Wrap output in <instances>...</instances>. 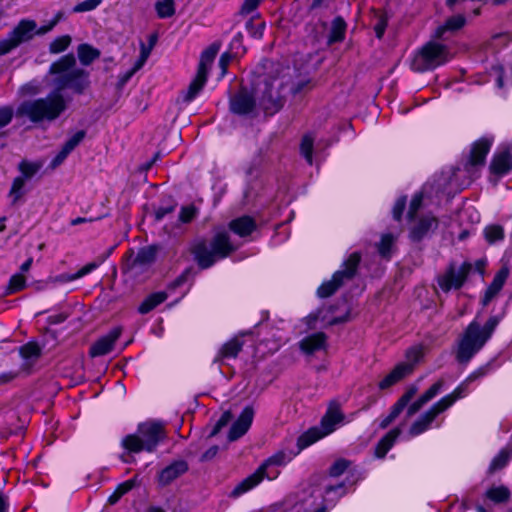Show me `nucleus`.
<instances>
[{"label":"nucleus","mask_w":512,"mask_h":512,"mask_svg":"<svg viewBox=\"0 0 512 512\" xmlns=\"http://www.w3.org/2000/svg\"><path fill=\"white\" fill-rule=\"evenodd\" d=\"M345 494L341 483H333L330 477H321L288 495L279 512H326V505L334 504Z\"/></svg>","instance_id":"1"},{"label":"nucleus","mask_w":512,"mask_h":512,"mask_svg":"<svg viewBox=\"0 0 512 512\" xmlns=\"http://www.w3.org/2000/svg\"><path fill=\"white\" fill-rule=\"evenodd\" d=\"M49 73L53 77L52 82L57 90L56 93L71 90L81 94L90 84L88 72L77 67L73 54H67L52 63Z\"/></svg>","instance_id":"2"},{"label":"nucleus","mask_w":512,"mask_h":512,"mask_svg":"<svg viewBox=\"0 0 512 512\" xmlns=\"http://www.w3.org/2000/svg\"><path fill=\"white\" fill-rule=\"evenodd\" d=\"M501 319L500 315L491 316L483 327L476 320L472 321L459 341L457 359L468 362L485 345Z\"/></svg>","instance_id":"3"},{"label":"nucleus","mask_w":512,"mask_h":512,"mask_svg":"<svg viewBox=\"0 0 512 512\" xmlns=\"http://www.w3.org/2000/svg\"><path fill=\"white\" fill-rule=\"evenodd\" d=\"M236 248L237 245L232 242L229 233L219 231L211 239L197 242L192 252L198 265L206 269L218 260L226 258Z\"/></svg>","instance_id":"4"},{"label":"nucleus","mask_w":512,"mask_h":512,"mask_svg":"<svg viewBox=\"0 0 512 512\" xmlns=\"http://www.w3.org/2000/svg\"><path fill=\"white\" fill-rule=\"evenodd\" d=\"M66 109V103L60 93H52L45 98L26 101L20 106L21 114L32 122L53 121Z\"/></svg>","instance_id":"5"},{"label":"nucleus","mask_w":512,"mask_h":512,"mask_svg":"<svg viewBox=\"0 0 512 512\" xmlns=\"http://www.w3.org/2000/svg\"><path fill=\"white\" fill-rule=\"evenodd\" d=\"M163 438L162 424L145 422L139 424L137 434L125 436L121 441V446L128 453L153 452Z\"/></svg>","instance_id":"6"},{"label":"nucleus","mask_w":512,"mask_h":512,"mask_svg":"<svg viewBox=\"0 0 512 512\" xmlns=\"http://www.w3.org/2000/svg\"><path fill=\"white\" fill-rule=\"evenodd\" d=\"M492 143L493 139L488 137H483L473 143L469 157L463 164V169L458 167L453 174L455 178H459L460 173H465L466 180L462 183L463 186L469 185L478 176V171L484 166Z\"/></svg>","instance_id":"7"},{"label":"nucleus","mask_w":512,"mask_h":512,"mask_svg":"<svg viewBox=\"0 0 512 512\" xmlns=\"http://www.w3.org/2000/svg\"><path fill=\"white\" fill-rule=\"evenodd\" d=\"M423 355V346L416 345L409 348L405 354V361L397 364L388 374H386L379 381L378 388L382 391L388 390L412 374L416 364L422 359Z\"/></svg>","instance_id":"8"},{"label":"nucleus","mask_w":512,"mask_h":512,"mask_svg":"<svg viewBox=\"0 0 512 512\" xmlns=\"http://www.w3.org/2000/svg\"><path fill=\"white\" fill-rule=\"evenodd\" d=\"M423 200L424 193L420 192L415 194L410 202L408 218L411 222L410 237L413 240H421L438 226V219L435 216L431 214L418 216Z\"/></svg>","instance_id":"9"},{"label":"nucleus","mask_w":512,"mask_h":512,"mask_svg":"<svg viewBox=\"0 0 512 512\" xmlns=\"http://www.w3.org/2000/svg\"><path fill=\"white\" fill-rule=\"evenodd\" d=\"M451 58L452 54L447 46L430 42L414 57L412 68L416 71L432 70L447 63Z\"/></svg>","instance_id":"10"},{"label":"nucleus","mask_w":512,"mask_h":512,"mask_svg":"<svg viewBox=\"0 0 512 512\" xmlns=\"http://www.w3.org/2000/svg\"><path fill=\"white\" fill-rule=\"evenodd\" d=\"M344 421V414L337 404H331L321 420L320 427H312L302 434V446H310L334 432Z\"/></svg>","instance_id":"11"},{"label":"nucleus","mask_w":512,"mask_h":512,"mask_svg":"<svg viewBox=\"0 0 512 512\" xmlns=\"http://www.w3.org/2000/svg\"><path fill=\"white\" fill-rule=\"evenodd\" d=\"M360 255L357 252L352 253L343 264V268L336 271L332 279L324 282L317 290L321 298L332 295L345 281L350 280L356 273Z\"/></svg>","instance_id":"12"},{"label":"nucleus","mask_w":512,"mask_h":512,"mask_svg":"<svg viewBox=\"0 0 512 512\" xmlns=\"http://www.w3.org/2000/svg\"><path fill=\"white\" fill-rule=\"evenodd\" d=\"M37 24L33 20L23 19L10 33L9 37L0 42V54H6L35 35Z\"/></svg>","instance_id":"13"},{"label":"nucleus","mask_w":512,"mask_h":512,"mask_svg":"<svg viewBox=\"0 0 512 512\" xmlns=\"http://www.w3.org/2000/svg\"><path fill=\"white\" fill-rule=\"evenodd\" d=\"M280 474L278 465L267 466V460L251 475L242 480L233 490V495L239 496L256 487L263 479L274 480Z\"/></svg>","instance_id":"14"},{"label":"nucleus","mask_w":512,"mask_h":512,"mask_svg":"<svg viewBox=\"0 0 512 512\" xmlns=\"http://www.w3.org/2000/svg\"><path fill=\"white\" fill-rule=\"evenodd\" d=\"M471 269L472 265L468 262L460 266L450 265L443 274L438 276V286L444 292L461 288Z\"/></svg>","instance_id":"15"},{"label":"nucleus","mask_w":512,"mask_h":512,"mask_svg":"<svg viewBox=\"0 0 512 512\" xmlns=\"http://www.w3.org/2000/svg\"><path fill=\"white\" fill-rule=\"evenodd\" d=\"M489 371V366H484L472 372L463 382H461L452 393L441 398L438 403L444 409L450 408L458 399L466 397L470 392V384L483 376Z\"/></svg>","instance_id":"16"},{"label":"nucleus","mask_w":512,"mask_h":512,"mask_svg":"<svg viewBox=\"0 0 512 512\" xmlns=\"http://www.w3.org/2000/svg\"><path fill=\"white\" fill-rule=\"evenodd\" d=\"M489 371V366H484L472 372L463 382H461L452 393L441 398L438 403L444 409L450 408L458 399L466 397L470 392V384L483 376Z\"/></svg>","instance_id":"17"},{"label":"nucleus","mask_w":512,"mask_h":512,"mask_svg":"<svg viewBox=\"0 0 512 512\" xmlns=\"http://www.w3.org/2000/svg\"><path fill=\"white\" fill-rule=\"evenodd\" d=\"M512 168V143L501 144L494 154L490 165L492 173L497 175L507 174Z\"/></svg>","instance_id":"18"},{"label":"nucleus","mask_w":512,"mask_h":512,"mask_svg":"<svg viewBox=\"0 0 512 512\" xmlns=\"http://www.w3.org/2000/svg\"><path fill=\"white\" fill-rule=\"evenodd\" d=\"M301 440H302V435H300L298 437V440H297V443H296L295 447L294 446H287V447L277 451L272 456H270L267 459V466L278 465L280 468L286 466L303 449L308 447V446H302Z\"/></svg>","instance_id":"19"},{"label":"nucleus","mask_w":512,"mask_h":512,"mask_svg":"<svg viewBox=\"0 0 512 512\" xmlns=\"http://www.w3.org/2000/svg\"><path fill=\"white\" fill-rule=\"evenodd\" d=\"M445 410L439 405V403H435L426 413H424L417 421H415L410 430L409 435L411 437L418 436L429 428H431L433 421L436 417L444 412Z\"/></svg>","instance_id":"20"},{"label":"nucleus","mask_w":512,"mask_h":512,"mask_svg":"<svg viewBox=\"0 0 512 512\" xmlns=\"http://www.w3.org/2000/svg\"><path fill=\"white\" fill-rule=\"evenodd\" d=\"M418 388L416 385L409 386L401 398L394 404L388 416L383 418L380 422V427L385 429L388 427L408 405L411 399L416 395Z\"/></svg>","instance_id":"21"},{"label":"nucleus","mask_w":512,"mask_h":512,"mask_svg":"<svg viewBox=\"0 0 512 512\" xmlns=\"http://www.w3.org/2000/svg\"><path fill=\"white\" fill-rule=\"evenodd\" d=\"M254 418V410L252 407L247 406L243 409L239 418L232 425L228 438L230 441H235L242 437L250 428Z\"/></svg>","instance_id":"22"},{"label":"nucleus","mask_w":512,"mask_h":512,"mask_svg":"<svg viewBox=\"0 0 512 512\" xmlns=\"http://www.w3.org/2000/svg\"><path fill=\"white\" fill-rule=\"evenodd\" d=\"M121 334V328L117 327L112 329L107 335L97 340L90 348V355L92 357L103 356L109 353Z\"/></svg>","instance_id":"23"},{"label":"nucleus","mask_w":512,"mask_h":512,"mask_svg":"<svg viewBox=\"0 0 512 512\" xmlns=\"http://www.w3.org/2000/svg\"><path fill=\"white\" fill-rule=\"evenodd\" d=\"M254 107L255 101L246 90H240L230 100L231 111L236 114H248L252 112Z\"/></svg>","instance_id":"24"},{"label":"nucleus","mask_w":512,"mask_h":512,"mask_svg":"<svg viewBox=\"0 0 512 512\" xmlns=\"http://www.w3.org/2000/svg\"><path fill=\"white\" fill-rule=\"evenodd\" d=\"M509 276V269L507 266H503L494 276V279L490 286L485 291L483 297V305H487L502 289L507 278Z\"/></svg>","instance_id":"25"},{"label":"nucleus","mask_w":512,"mask_h":512,"mask_svg":"<svg viewBox=\"0 0 512 512\" xmlns=\"http://www.w3.org/2000/svg\"><path fill=\"white\" fill-rule=\"evenodd\" d=\"M444 382L442 380L434 383L424 394H422L416 401L408 406V416L414 415L418 412L426 403L436 397L443 387Z\"/></svg>","instance_id":"26"},{"label":"nucleus","mask_w":512,"mask_h":512,"mask_svg":"<svg viewBox=\"0 0 512 512\" xmlns=\"http://www.w3.org/2000/svg\"><path fill=\"white\" fill-rule=\"evenodd\" d=\"M444 382L442 380L434 383L424 394H422L416 401L408 406V416L414 415L418 412L426 403L436 397L443 387Z\"/></svg>","instance_id":"27"},{"label":"nucleus","mask_w":512,"mask_h":512,"mask_svg":"<svg viewBox=\"0 0 512 512\" xmlns=\"http://www.w3.org/2000/svg\"><path fill=\"white\" fill-rule=\"evenodd\" d=\"M326 346V336L322 332H317L306 336L300 342L301 350L307 354L324 349Z\"/></svg>","instance_id":"28"},{"label":"nucleus","mask_w":512,"mask_h":512,"mask_svg":"<svg viewBox=\"0 0 512 512\" xmlns=\"http://www.w3.org/2000/svg\"><path fill=\"white\" fill-rule=\"evenodd\" d=\"M230 230L240 237L250 235L256 228L255 221L248 216L234 219L229 224Z\"/></svg>","instance_id":"29"},{"label":"nucleus","mask_w":512,"mask_h":512,"mask_svg":"<svg viewBox=\"0 0 512 512\" xmlns=\"http://www.w3.org/2000/svg\"><path fill=\"white\" fill-rule=\"evenodd\" d=\"M275 81L266 84L265 95L261 101V105L265 110L271 108L278 109L281 105V93L274 89Z\"/></svg>","instance_id":"30"},{"label":"nucleus","mask_w":512,"mask_h":512,"mask_svg":"<svg viewBox=\"0 0 512 512\" xmlns=\"http://www.w3.org/2000/svg\"><path fill=\"white\" fill-rule=\"evenodd\" d=\"M188 469L184 461H178L163 469L160 473L159 480L162 484H168Z\"/></svg>","instance_id":"31"},{"label":"nucleus","mask_w":512,"mask_h":512,"mask_svg":"<svg viewBox=\"0 0 512 512\" xmlns=\"http://www.w3.org/2000/svg\"><path fill=\"white\" fill-rule=\"evenodd\" d=\"M207 81V75L203 74V72H198L194 78V80L190 83L188 90L184 93L183 99L185 102L189 103L193 101L199 92L203 89Z\"/></svg>","instance_id":"32"},{"label":"nucleus","mask_w":512,"mask_h":512,"mask_svg":"<svg viewBox=\"0 0 512 512\" xmlns=\"http://www.w3.org/2000/svg\"><path fill=\"white\" fill-rule=\"evenodd\" d=\"M99 266L98 262H91L83 266L78 272L74 274H61L51 279L52 282H59V283H67L72 282L74 280H77L79 278L84 277L85 275L91 273L93 270H95Z\"/></svg>","instance_id":"33"},{"label":"nucleus","mask_w":512,"mask_h":512,"mask_svg":"<svg viewBox=\"0 0 512 512\" xmlns=\"http://www.w3.org/2000/svg\"><path fill=\"white\" fill-rule=\"evenodd\" d=\"M78 58L82 65L88 66L100 57V51L89 44H80L77 48Z\"/></svg>","instance_id":"34"},{"label":"nucleus","mask_w":512,"mask_h":512,"mask_svg":"<svg viewBox=\"0 0 512 512\" xmlns=\"http://www.w3.org/2000/svg\"><path fill=\"white\" fill-rule=\"evenodd\" d=\"M241 347L242 343L238 339L230 340L222 347L215 361L224 362L225 360L234 359Z\"/></svg>","instance_id":"35"},{"label":"nucleus","mask_w":512,"mask_h":512,"mask_svg":"<svg viewBox=\"0 0 512 512\" xmlns=\"http://www.w3.org/2000/svg\"><path fill=\"white\" fill-rule=\"evenodd\" d=\"M400 428L391 430L385 437H383L376 447V456L382 458L391 449L395 440L400 435Z\"/></svg>","instance_id":"36"},{"label":"nucleus","mask_w":512,"mask_h":512,"mask_svg":"<svg viewBox=\"0 0 512 512\" xmlns=\"http://www.w3.org/2000/svg\"><path fill=\"white\" fill-rule=\"evenodd\" d=\"M167 299V294L165 292H156L149 295L139 306V312L141 314H146L153 310L156 306L161 304Z\"/></svg>","instance_id":"37"},{"label":"nucleus","mask_w":512,"mask_h":512,"mask_svg":"<svg viewBox=\"0 0 512 512\" xmlns=\"http://www.w3.org/2000/svg\"><path fill=\"white\" fill-rule=\"evenodd\" d=\"M42 168V162H32L28 160H22L18 164V171L20 172V177L25 179L26 181L30 180L34 177L38 171Z\"/></svg>","instance_id":"38"},{"label":"nucleus","mask_w":512,"mask_h":512,"mask_svg":"<svg viewBox=\"0 0 512 512\" xmlns=\"http://www.w3.org/2000/svg\"><path fill=\"white\" fill-rule=\"evenodd\" d=\"M26 182L27 181L21 178L20 176L14 178L10 191L8 193V197L10 198L12 205H16L25 195Z\"/></svg>","instance_id":"39"},{"label":"nucleus","mask_w":512,"mask_h":512,"mask_svg":"<svg viewBox=\"0 0 512 512\" xmlns=\"http://www.w3.org/2000/svg\"><path fill=\"white\" fill-rule=\"evenodd\" d=\"M156 256V249L154 247H145L139 250L136 258L132 264V268L143 267L153 262Z\"/></svg>","instance_id":"40"},{"label":"nucleus","mask_w":512,"mask_h":512,"mask_svg":"<svg viewBox=\"0 0 512 512\" xmlns=\"http://www.w3.org/2000/svg\"><path fill=\"white\" fill-rule=\"evenodd\" d=\"M512 458V446L502 449L492 460L490 471L494 472L504 468Z\"/></svg>","instance_id":"41"},{"label":"nucleus","mask_w":512,"mask_h":512,"mask_svg":"<svg viewBox=\"0 0 512 512\" xmlns=\"http://www.w3.org/2000/svg\"><path fill=\"white\" fill-rule=\"evenodd\" d=\"M510 490L503 485L500 486H492L486 492V496L488 499L495 503H503L508 501L510 498Z\"/></svg>","instance_id":"42"},{"label":"nucleus","mask_w":512,"mask_h":512,"mask_svg":"<svg viewBox=\"0 0 512 512\" xmlns=\"http://www.w3.org/2000/svg\"><path fill=\"white\" fill-rule=\"evenodd\" d=\"M218 50V46L211 45L202 53L198 67V72H203V74L207 75L209 67L211 66L215 56L217 55Z\"/></svg>","instance_id":"43"},{"label":"nucleus","mask_w":512,"mask_h":512,"mask_svg":"<svg viewBox=\"0 0 512 512\" xmlns=\"http://www.w3.org/2000/svg\"><path fill=\"white\" fill-rule=\"evenodd\" d=\"M346 31V23L340 17H337L333 20L331 31L329 35V43L340 42L344 39Z\"/></svg>","instance_id":"44"},{"label":"nucleus","mask_w":512,"mask_h":512,"mask_svg":"<svg viewBox=\"0 0 512 512\" xmlns=\"http://www.w3.org/2000/svg\"><path fill=\"white\" fill-rule=\"evenodd\" d=\"M483 234H484L485 240L489 244H495L504 239V230H503L502 226L496 225V224H492V225L485 227Z\"/></svg>","instance_id":"45"},{"label":"nucleus","mask_w":512,"mask_h":512,"mask_svg":"<svg viewBox=\"0 0 512 512\" xmlns=\"http://www.w3.org/2000/svg\"><path fill=\"white\" fill-rule=\"evenodd\" d=\"M465 17L463 15H455L447 19L445 25L437 29V36L440 37L447 30H458L465 25Z\"/></svg>","instance_id":"46"},{"label":"nucleus","mask_w":512,"mask_h":512,"mask_svg":"<svg viewBox=\"0 0 512 512\" xmlns=\"http://www.w3.org/2000/svg\"><path fill=\"white\" fill-rule=\"evenodd\" d=\"M394 242L395 237L392 234L388 233L382 236L378 246V251L383 258L389 259L391 257Z\"/></svg>","instance_id":"47"},{"label":"nucleus","mask_w":512,"mask_h":512,"mask_svg":"<svg viewBox=\"0 0 512 512\" xmlns=\"http://www.w3.org/2000/svg\"><path fill=\"white\" fill-rule=\"evenodd\" d=\"M71 37L69 35H63L54 39L49 45V51L52 54H59L65 51L71 44Z\"/></svg>","instance_id":"48"},{"label":"nucleus","mask_w":512,"mask_h":512,"mask_svg":"<svg viewBox=\"0 0 512 512\" xmlns=\"http://www.w3.org/2000/svg\"><path fill=\"white\" fill-rule=\"evenodd\" d=\"M157 14L160 18L171 17L175 13L173 0H161L155 4Z\"/></svg>","instance_id":"49"},{"label":"nucleus","mask_w":512,"mask_h":512,"mask_svg":"<svg viewBox=\"0 0 512 512\" xmlns=\"http://www.w3.org/2000/svg\"><path fill=\"white\" fill-rule=\"evenodd\" d=\"M313 142V137L308 134L303 137L300 145L301 154L309 164H312Z\"/></svg>","instance_id":"50"},{"label":"nucleus","mask_w":512,"mask_h":512,"mask_svg":"<svg viewBox=\"0 0 512 512\" xmlns=\"http://www.w3.org/2000/svg\"><path fill=\"white\" fill-rule=\"evenodd\" d=\"M26 287V277L22 273L11 276L8 286V294L23 290Z\"/></svg>","instance_id":"51"},{"label":"nucleus","mask_w":512,"mask_h":512,"mask_svg":"<svg viewBox=\"0 0 512 512\" xmlns=\"http://www.w3.org/2000/svg\"><path fill=\"white\" fill-rule=\"evenodd\" d=\"M20 354L24 359H34L40 355V347L35 343H27L20 349Z\"/></svg>","instance_id":"52"},{"label":"nucleus","mask_w":512,"mask_h":512,"mask_svg":"<svg viewBox=\"0 0 512 512\" xmlns=\"http://www.w3.org/2000/svg\"><path fill=\"white\" fill-rule=\"evenodd\" d=\"M101 3L102 0H85L75 5L72 11L74 13L89 12L96 9Z\"/></svg>","instance_id":"53"},{"label":"nucleus","mask_w":512,"mask_h":512,"mask_svg":"<svg viewBox=\"0 0 512 512\" xmlns=\"http://www.w3.org/2000/svg\"><path fill=\"white\" fill-rule=\"evenodd\" d=\"M197 208L194 205L183 206L179 213V220L182 223L191 222L197 215Z\"/></svg>","instance_id":"54"},{"label":"nucleus","mask_w":512,"mask_h":512,"mask_svg":"<svg viewBox=\"0 0 512 512\" xmlns=\"http://www.w3.org/2000/svg\"><path fill=\"white\" fill-rule=\"evenodd\" d=\"M350 462L345 459L336 460L330 468V475L328 477H338L342 475L349 467Z\"/></svg>","instance_id":"55"},{"label":"nucleus","mask_w":512,"mask_h":512,"mask_svg":"<svg viewBox=\"0 0 512 512\" xmlns=\"http://www.w3.org/2000/svg\"><path fill=\"white\" fill-rule=\"evenodd\" d=\"M85 132L77 131L63 145V148L70 154L74 148L84 139Z\"/></svg>","instance_id":"56"},{"label":"nucleus","mask_w":512,"mask_h":512,"mask_svg":"<svg viewBox=\"0 0 512 512\" xmlns=\"http://www.w3.org/2000/svg\"><path fill=\"white\" fill-rule=\"evenodd\" d=\"M247 31L249 34L255 38H261L263 35V31L265 29L264 22L255 23L253 20H250L246 24Z\"/></svg>","instance_id":"57"},{"label":"nucleus","mask_w":512,"mask_h":512,"mask_svg":"<svg viewBox=\"0 0 512 512\" xmlns=\"http://www.w3.org/2000/svg\"><path fill=\"white\" fill-rule=\"evenodd\" d=\"M13 118V110L10 107H0V130L7 126Z\"/></svg>","instance_id":"58"},{"label":"nucleus","mask_w":512,"mask_h":512,"mask_svg":"<svg viewBox=\"0 0 512 512\" xmlns=\"http://www.w3.org/2000/svg\"><path fill=\"white\" fill-rule=\"evenodd\" d=\"M262 0H245L241 6L240 13L242 15H248L255 11L260 5Z\"/></svg>","instance_id":"59"},{"label":"nucleus","mask_w":512,"mask_h":512,"mask_svg":"<svg viewBox=\"0 0 512 512\" xmlns=\"http://www.w3.org/2000/svg\"><path fill=\"white\" fill-rule=\"evenodd\" d=\"M405 206H406V197L403 196V197L398 198L393 207V217L395 220H400V218L403 214V211L405 209Z\"/></svg>","instance_id":"60"},{"label":"nucleus","mask_w":512,"mask_h":512,"mask_svg":"<svg viewBox=\"0 0 512 512\" xmlns=\"http://www.w3.org/2000/svg\"><path fill=\"white\" fill-rule=\"evenodd\" d=\"M232 418V413L230 411H225L219 418L212 434H216L222 427L226 426L232 420Z\"/></svg>","instance_id":"61"},{"label":"nucleus","mask_w":512,"mask_h":512,"mask_svg":"<svg viewBox=\"0 0 512 512\" xmlns=\"http://www.w3.org/2000/svg\"><path fill=\"white\" fill-rule=\"evenodd\" d=\"M136 480L135 479H129L116 488V490L119 492L120 495L126 494L128 491H130L135 486Z\"/></svg>","instance_id":"62"},{"label":"nucleus","mask_w":512,"mask_h":512,"mask_svg":"<svg viewBox=\"0 0 512 512\" xmlns=\"http://www.w3.org/2000/svg\"><path fill=\"white\" fill-rule=\"evenodd\" d=\"M68 155L69 153L62 147L58 154L53 158L51 166L53 168H56L57 166L64 162Z\"/></svg>","instance_id":"63"},{"label":"nucleus","mask_w":512,"mask_h":512,"mask_svg":"<svg viewBox=\"0 0 512 512\" xmlns=\"http://www.w3.org/2000/svg\"><path fill=\"white\" fill-rule=\"evenodd\" d=\"M506 44L510 41H512V35L510 33H501V34H497L494 38H493V43L495 45L498 44V42L502 41Z\"/></svg>","instance_id":"64"}]
</instances>
